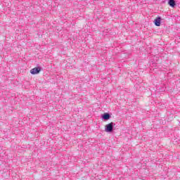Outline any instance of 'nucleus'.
<instances>
[{
  "label": "nucleus",
  "instance_id": "obj_2",
  "mask_svg": "<svg viewBox=\"0 0 180 180\" xmlns=\"http://www.w3.org/2000/svg\"><path fill=\"white\" fill-rule=\"evenodd\" d=\"M41 71V68H34L30 70L31 74L35 75V74H39Z\"/></svg>",
  "mask_w": 180,
  "mask_h": 180
},
{
  "label": "nucleus",
  "instance_id": "obj_1",
  "mask_svg": "<svg viewBox=\"0 0 180 180\" xmlns=\"http://www.w3.org/2000/svg\"><path fill=\"white\" fill-rule=\"evenodd\" d=\"M113 131V122H110L105 126V131L107 133H110Z\"/></svg>",
  "mask_w": 180,
  "mask_h": 180
},
{
  "label": "nucleus",
  "instance_id": "obj_5",
  "mask_svg": "<svg viewBox=\"0 0 180 180\" xmlns=\"http://www.w3.org/2000/svg\"><path fill=\"white\" fill-rule=\"evenodd\" d=\"M103 118L104 119V120H109V119H110V115H109L108 113H105L103 115Z\"/></svg>",
  "mask_w": 180,
  "mask_h": 180
},
{
  "label": "nucleus",
  "instance_id": "obj_4",
  "mask_svg": "<svg viewBox=\"0 0 180 180\" xmlns=\"http://www.w3.org/2000/svg\"><path fill=\"white\" fill-rule=\"evenodd\" d=\"M169 6H172V8H174L175 7V1L174 0H169L168 2Z\"/></svg>",
  "mask_w": 180,
  "mask_h": 180
},
{
  "label": "nucleus",
  "instance_id": "obj_3",
  "mask_svg": "<svg viewBox=\"0 0 180 180\" xmlns=\"http://www.w3.org/2000/svg\"><path fill=\"white\" fill-rule=\"evenodd\" d=\"M155 26L161 25V18L158 17L155 19Z\"/></svg>",
  "mask_w": 180,
  "mask_h": 180
}]
</instances>
